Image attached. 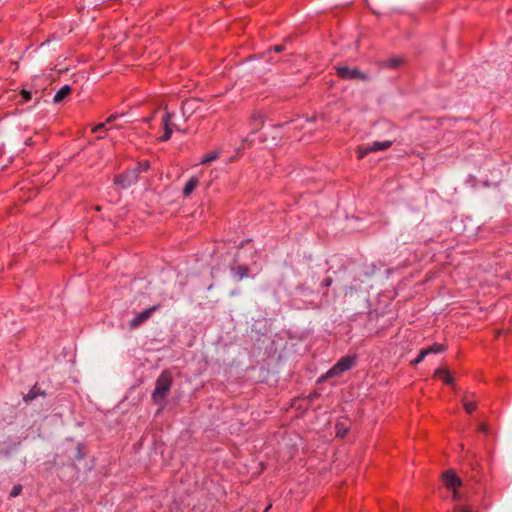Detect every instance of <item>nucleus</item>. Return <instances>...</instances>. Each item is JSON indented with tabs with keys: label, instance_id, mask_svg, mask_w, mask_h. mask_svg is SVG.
Returning <instances> with one entry per match:
<instances>
[{
	"label": "nucleus",
	"instance_id": "nucleus-1",
	"mask_svg": "<svg viewBox=\"0 0 512 512\" xmlns=\"http://www.w3.org/2000/svg\"><path fill=\"white\" fill-rule=\"evenodd\" d=\"M172 385V375L169 371H163L157 378L152 399L156 404H162Z\"/></svg>",
	"mask_w": 512,
	"mask_h": 512
},
{
	"label": "nucleus",
	"instance_id": "nucleus-2",
	"mask_svg": "<svg viewBox=\"0 0 512 512\" xmlns=\"http://www.w3.org/2000/svg\"><path fill=\"white\" fill-rule=\"evenodd\" d=\"M356 356H344L339 359L325 374H323L319 381H325L329 378L342 375L344 372L350 370L356 363Z\"/></svg>",
	"mask_w": 512,
	"mask_h": 512
},
{
	"label": "nucleus",
	"instance_id": "nucleus-3",
	"mask_svg": "<svg viewBox=\"0 0 512 512\" xmlns=\"http://www.w3.org/2000/svg\"><path fill=\"white\" fill-rule=\"evenodd\" d=\"M173 117H174V113H171L166 109L165 113L163 114V117H162V125H163L164 133L162 136H160L158 138L159 142L168 141L171 138L173 131H180L178 126L173 122V120H172Z\"/></svg>",
	"mask_w": 512,
	"mask_h": 512
},
{
	"label": "nucleus",
	"instance_id": "nucleus-4",
	"mask_svg": "<svg viewBox=\"0 0 512 512\" xmlns=\"http://www.w3.org/2000/svg\"><path fill=\"white\" fill-rule=\"evenodd\" d=\"M392 146V141H375L371 145L361 146L357 150L358 158L363 159L369 153L387 150Z\"/></svg>",
	"mask_w": 512,
	"mask_h": 512
},
{
	"label": "nucleus",
	"instance_id": "nucleus-5",
	"mask_svg": "<svg viewBox=\"0 0 512 512\" xmlns=\"http://www.w3.org/2000/svg\"><path fill=\"white\" fill-rule=\"evenodd\" d=\"M139 177L133 168L125 170L114 177V184L121 188H128L138 181Z\"/></svg>",
	"mask_w": 512,
	"mask_h": 512
},
{
	"label": "nucleus",
	"instance_id": "nucleus-6",
	"mask_svg": "<svg viewBox=\"0 0 512 512\" xmlns=\"http://www.w3.org/2000/svg\"><path fill=\"white\" fill-rule=\"evenodd\" d=\"M336 75L344 80H353V79H359V80H367L368 76L361 72L357 68H349L347 66H340L336 68Z\"/></svg>",
	"mask_w": 512,
	"mask_h": 512
},
{
	"label": "nucleus",
	"instance_id": "nucleus-7",
	"mask_svg": "<svg viewBox=\"0 0 512 512\" xmlns=\"http://www.w3.org/2000/svg\"><path fill=\"white\" fill-rule=\"evenodd\" d=\"M159 308H160V304H157V305H153V306L143 310L142 312L138 313L133 319L130 320V322H129L130 328L136 329L139 326H141L152 316V314L155 311L159 310Z\"/></svg>",
	"mask_w": 512,
	"mask_h": 512
},
{
	"label": "nucleus",
	"instance_id": "nucleus-8",
	"mask_svg": "<svg viewBox=\"0 0 512 512\" xmlns=\"http://www.w3.org/2000/svg\"><path fill=\"white\" fill-rule=\"evenodd\" d=\"M443 483L448 490H455L462 486V480L453 470H447L442 476Z\"/></svg>",
	"mask_w": 512,
	"mask_h": 512
},
{
	"label": "nucleus",
	"instance_id": "nucleus-9",
	"mask_svg": "<svg viewBox=\"0 0 512 512\" xmlns=\"http://www.w3.org/2000/svg\"><path fill=\"white\" fill-rule=\"evenodd\" d=\"M264 124V116L260 112H253L249 119V125L251 127L252 132H257L261 129Z\"/></svg>",
	"mask_w": 512,
	"mask_h": 512
},
{
	"label": "nucleus",
	"instance_id": "nucleus-10",
	"mask_svg": "<svg viewBox=\"0 0 512 512\" xmlns=\"http://www.w3.org/2000/svg\"><path fill=\"white\" fill-rule=\"evenodd\" d=\"M199 184V177L192 176L190 179L186 182L184 188H183V195L184 197H189L192 192L195 190V188Z\"/></svg>",
	"mask_w": 512,
	"mask_h": 512
},
{
	"label": "nucleus",
	"instance_id": "nucleus-11",
	"mask_svg": "<svg viewBox=\"0 0 512 512\" xmlns=\"http://www.w3.org/2000/svg\"><path fill=\"white\" fill-rule=\"evenodd\" d=\"M72 89L69 85L62 86L54 95L53 101L55 103H60L63 101L70 93Z\"/></svg>",
	"mask_w": 512,
	"mask_h": 512
},
{
	"label": "nucleus",
	"instance_id": "nucleus-12",
	"mask_svg": "<svg viewBox=\"0 0 512 512\" xmlns=\"http://www.w3.org/2000/svg\"><path fill=\"white\" fill-rule=\"evenodd\" d=\"M434 375H435L436 377L441 378V379L443 380V382H444L445 384H447V385H451V384H453V378H452V376H451V375H450V373H449L447 370H445V369H442V368H438V369H436V371H435Z\"/></svg>",
	"mask_w": 512,
	"mask_h": 512
},
{
	"label": "nucleus",
	"instance_id": "nucleus-13",
	"mask_svg": "<svg viewBox=\"0 0 512 512\" xmlns=\"http://www.w3.org/2000/svg\"><path fill=\"white\" fill-rule=\"evenodd\" d=\"M405 59L403 57H391L384 62V66L390 69H396L404 63Z\"/></svg>",
	"mask_w": 512,
	"mask_h": 512
},
{
	"label": "nucleus",
	"instance_id": "nucleus-14",
	"mask_svg": "<svg viewBox=\"0 0 512 512\" xmlns=\"http://www.w3.org/2000/svg\"><path fill=\"white\" fill-rule=\"evenodd\" d=\"M149 168H150V162L147 160H143V161L138 162L136 167H134L133 169L135 170L136 174L139 177L141 173L147 172L149 170Z\"/></svg>",
	"mask_w": 512,
	"mask_h": 512
},
{
	"label": "nucleus",
	"instance_id": "nucleus-15",
	"mask_svg": "<svg viewBox=\"0 0 512 512\" xmlns=\"http://www.w3.org/2000/svg\"><path fill=\"white\" fill-rule=\"evenodd\" d=\"M218 158H219V152H217V151L209 152L203 156L202 160L200 161V164H208V163L215 161Z\"/></svg>",
	"mask_w": 512,
	"mask_h": 512
},
{
	"label": "nucleus",
	"instance_id": "nucleus-16",
	"mask_svg": "<svg viewBox=\"0 0 512 512\" xmlns=\"http://www.w3.org/2000/svg\"><path fill=\"white\" fill-rule=\"evenodd\" d=\"M446 346L444 344H439V343H435L433 344L432 346H430L429 348H426L425 350L428 351V354L430 353H441V352H444L446 350Z\"/></svg>",
	"mask_w": 512,
	"mask_h": 512
},
{
	"label": "nucleus",
	"instance_id": "nucleus-17",
	"mask_svg": "<svg viewBox=\"0 0 512 512\" xmlns=\"http://www.w3.org/2000/svg\"><path fill=\"white\" fill-rule=\"evenodd\" d=\"M463 406H464V409L465 411L468 413V414H471L473 413L476 408H477V404L476 402H473V401H469L468 399L464 398L463 399Z\"/></svg>",
	"mask_w": 512,
	"mask_h": 512
},
{
	"label": "nucleus",
	"instance_id": "nucleus-18",
	"mask_svg": "<svg viewBox=\"0 0 512 512\" xmlns=\"http://www.w3.org/2000/svg\"><path fill=\"white\" fill-rule=\"evenodd\" d=\"M40 393L36 390V386L33 387L25 396L24 400L26 402L34 400Z\"/></svg>",
	"mask_w": 512,
	"mask_h": 512
},
{
	"label": "nucleus",
	"instance_id": "nucleus-19",
	"mask_svg": "<svg viewBox=\"0 0 512 512\" xmlns=\"http://www.w3.org/2000/svg\"><path fill=\"white\" fill-rule=\"evenodd\" d=\"M347 433V429L344 427V425L340 422L336 424V436L337 437H344Z\"/></svg>",
	"mask_w": 512,
	"mask_h": 512
},
{
	"label": "nucleus",
	"instance_id": "nucleus-20",
	"mask_svg": "<svg viewBox=\"0 0 512 512\" xmlns=\"http://www.w3.org/2000/svg\"><path fill=\"white\" fill-rule=\"evenodd\" d=\"M22 490H23V487L21 484L14 485L10 492V497L15 498V497L19 496L21 494Z\"/></svg>",
	"mask_w": 512,
	"mask_h": 512
},
{
	"label": "nucleus",
	"instance_id": "nucleus-21",
	"mask_svg": "<svg viewBox=\"0 0 512 512\" xmlns=\"http://www.w3.org/2000/svg\"><path fill=\"white\" fill-rule=\"evenodd\" d=\"M426 355H428V351H426L425 349H422L419 352L418 356L413 361L414 364H418V363L422 362L424 360V358L426 357Z\"/></svg>",
	"mask_w": 512,
	"mask_h": 512
},
{
	"label": "nucleus",
	"instance_id": "nucleus-22",
	"mask_svg": "<svg viewBox=\"0 0 512 512\" xmlns=\"http://www.w3.org/2000/svg\"><path fill=\"white\" fill-rule=\"evenodd\" d=\"M237 274L240 278L246 277L248 275V268L245 266L238 267Z\"/></svg>",
	"mask_w": 512,
	"mask_h": 512
},
{
	"label": "nucleus",
	"instance_id": "nucleus-23",
	"mask_svg": "<svg viewBox=\"0 0 512 512\" xmlns=\"http://www.w3.org/2000/svg\"><path fill=\"white\" fill-rule=\"evenodd\" d=\"M106 124H107L106 122H104V123H98L96 126H94V128L92 129V131H93L94 133L100 132L101 130H103V129L105 128Z\"/></svg>",
	"mask_w": 512,
	"mask_h": 512
},
{
	"label": "nucleus",
	"instance_id": "nucleus-24",
	"mask_svg": "<svg viewBox=\"0 0 512 512\" xmlns=\"http://www.w3.org/2000/svg\"><path fill=\"white\" fill-rule=\"evenodd\" d=\"M21 95L25 101L31 100L32 94L30 91L22 90Z\"/></svg>",
	"mask_w": 512,
	"mask_h": 512
},
{
	"label": "nucleus",
	"instance_id": "nucleus-25",
	"mask_svg": "<svg viewBox=\"0 0 512 512\" xmlns=\"http://www.w3.org/2000/svg\"><path fill=\"white\" fill-rule=\"evenodd\" d=\"M332 283H333V279H332V277H326V278L322 281L321 285H322V286H324V287H330V286L332 285Z\"/></svg>",
	"mask_w": 512,
	"mask_h": 512
},
{
	"label": "nucleus",
	"instance_id": "nucleus-26",
	"mask_svg": "<svg viewBox=\"0 0 512 512\" xmlns=\"http://www.w3.org/2000/svg\"><path fill=\"white\" fill-rule=\"evenodd\" d=\"M451 491H452V499H453V501H460L461 500V495L458 492V490L455 489V490H451Z\"/></svg>",
	"mask_w": 512,
	"mask_h": 512
},
{
	"label": "nucleus",
	"instance_id": "nucleus-27",
	"mask_svg": "<svg viewBox=\"0 0 512 512\" xmlns=\"http://www.w3.org/2000/svg\"><path fill=\"white\" fill-rule=\"evenodd\" d=\"M120 115L118 114H112L106 119V123H112L114 120H116Z\"/></svg>",
	"mask_w": 512,
	"mask_h": 512
},
{
	"label": "nucleus",
	"instance_id": "nucleus-28",
	"mask_svg": "<svg viewBox=\"0 0 512 512\" xmlns=\"http://www.w3.org/2000/svg\"><path fill=\"white\" fill-rule=\"evenodd\" d=\"M479 431L483 432V433H487L488 432V427L486 424H480L479 425Z\"/></svg>",
	"mask_w": 512,
	"mask_h": 512
},
{
	"label": "nucleus",
	"instance_id": "nucleus-29",
	"mask_svg": "<svg viewBox=\"0 0 512 512\" xmlns=\"http://www.w3.org/2000/svg\"><path fill=\"white\" fill-rule=\"evenodd\" d=\"M273 49H274V51H275L276 53H280V52H282V51L284 50V46H282V45H276V46H274V48H273Z\"/></svg>",
	"mask_w": 512,
	"mask_h": 512
},
{
	"label": "nucleus",
	"instance_id": "nucleus-30",
	"mask_svg": "<svg viewBox=\"0 0 512 512\" xmlns=\"http://www.w3.org/2000/svg\"><path fill=\"white\" fill-rule=\"evenodd\" d=\"M270 508H271V505H268V506L266 507V509L264 510V512H268V510H269Z\"/></svg>",
	"mask_w": 512,
	"mask_h": 512
}]
</instances>
